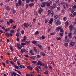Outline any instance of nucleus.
I'll return each instance as SVG.
<instances>
[{
	"label": "nucleus",
	"mask_w": 76,
	"mask_h": 76,
	"mask_svg": "<svg viewBox=\"0 0 76 76\" xmlns=\"http://www.w3.org/2000/svg\"><path fill=\"white\" fill-rule=\"evenodd\" d=\"M7 36L8 37H12L13 34L11 33H6L5 34V36Z\"/></svg>",
	"instance_id": "f257e3e1"
},
{
	"label": "nucleus",
	"mask_w": 76,
	"mask_h": 76,
	"mask_svg": "<svg viewBox=\"0 0 76 76\" xmlns=\"http://www.w3.org/2000/svg\"><path fill=\"white\" fill-rule=\"evenodd\" d=\"M55 22L56 23V24L57 25H60L61 23L60 21L58 20H55Z\"/></svg>",
	"instance_id": "f03ea898"
},
{
	"label": "nucleus",
	"mask_w": 76,
	"mask_h": 76,
	"mask_svg": "<svg viewBox=\"0 0 76 76\" xmlns=\"http://www.w3.org/2000/svg\"><path fill=\"white\" fill-rule=\"evenodd\" d=\"M69 29L70 30V32H72L73 29H74L75 28L74 27L73 25H70L69 26Z\"/></svg>",
	"instance_id": "7ed1b4c3"
},
{
	"label": "nucleus",
	"mask_w": 76,
	"mask_h": 76,
	"mask_svg": "<svg viewBox=\"0 0 76 76\" xmlns=\"http://www.w3.org/2000/svg\"><path fill=\"white\" fill-rule=\"evenodd\" d=\"M16 47L17 48H18V49L20 50L21 49L22 46L20 44H19L18 43H17Z\"/></svg>",
	"instance_id": "20e7f679"
},
{
	"label": "nucleus",
	"mask_w": 76,
	"mask_h": 76,
	"mask_svg": "<svg viewBox=\"0 0 76 76\" xmlns=\"http://www.w3.org/2000/svg\"><path fill=\"white\" fill-rule=\"evenodd\" d=\"M23 26L26 28H28V26H29V24L27 23H24L23 24Z\"/></svg>",
	"instance_id": "39448f33"
},
{
	"label": "nucleus",
	"mask_w": 76,
	"mask_h": 76,
	"mask_svg": "<svg viewBox=\"0 0 76 76\" xmlns=\"http://www.w3.org/2000/svg\"><path fill=\"white\" fill-rule=\"evenodd\" d=\"M40 70L41 69V67L40 66H37V67H35V70H37V71H39V69Z\"/></svg>",
	"instance_id": "423d86ee"
},
{
	"label": "nucleus",
	"mask_w": 76,
	"mask_h": 76,
	"mask_svg": "<svg viewBox=\"0 0 76 76\" xmlns=\"http://www.w3.org/2000/svg\"><path fill=\"white\" fill-rule=\"evenodd\" d=\"M36 46L37 47H38L39 48H40V49L41 50H43V48L42 46H41V45H39V44H37L36 45Z\"/></svg>",
	"instance_id": "0eeeda50"
},
{
	"label": "nucleus",
	"mask_w": 76,
	"mask_h": 76,
	"mask_svg": "<svg viewBox=\"0 0 76 76\" xmlns=\"http://www.w3.org/2000/svg\"><path fill=\"white\" fill-rule=\"evenodd\" d=\"M43 11V9H42L41 8H40V9L38 10V13L39 14H41V12H42Z\"/></svg>",
	"instance_id": "6e6552de"
},
{
	"label": "nucleus",
	"mask_w": 76,
	"mask_h": 76,
	"mask_svg": "<svg viewBox=\"0 0 76 76\" xmlns=\"http://www.w3.org/2000/svg\"><path fill=\"white\" fill-rule=\"evenodd\" d=\"M54 20L53 18H51L50 20H49L48 22V23H50V24H53V21Z\"/></svg>",
	"instance_id": "1a4fd4ad"
},
{
	"label": "nucleus",
	"mask_w": 76,
	"mask_h": 76,
	"mask_svg": "<svg viewBox=\"0 0 76 76\" xmlns=\"http://www.w3.org/2000/svg\"><path fill=\"white\" fill-rule=\"evenodd\" d=\"M72 34H73L72 33H69L68 36L69 39L72 38Z\"/></svg>",
	"instance_id": "9d476101"
},
{
	"label": "nucleus",
	"mask_w": 76,
	"mask_h": 76,
	"mask_svg": "<svg viewBox=\"0 0 76 76\" xmlns=\"http://www.w3.org/2000/svg\"><path fill=\"white\" fill-rule=\"evenodd\" d=\"M75 43L74 42H71L70 43V46L71 47H73L74 45H75Z\"/></svg>",
	"instance_id": "9b49d317"
},
{
	"label": "nucleus",
	"mask_w": 76,
	"mask_h": 76,
	"mask_svg": "<svg viewBox=\"0 0 76 76\" xmlns=\"http://www.w3.org/2000/svg\"><path fill=\"white\" fill-rule=\"evenodd\" d=\"M37 64L39 65H40V66H42V62L41 61H38L37 62Z\"/></svg>",
	"instance_id": "f8f14e48"
},
{
	"label": "nucleus",
	"mask_w": 76,
	"mask_h": 76,
	"mask_svg": "<svg viewBox=\"0 0 76 76\" xmlns=\"http://www.w3.org/2000/svg\"><path fill=\"white\" fill-rule=\"evenodd\" d=\"M27 68L30 70H32L33 69V67H31L30 66H27Z\"/></svg>",
	"instance_id": "ddd939ff"
},
{
	"label": "nucleus",
	"mask_w": 76,
	"mask_h": 76,
	"mask_svg": "<svg viewBox=\"0 0 76 76\" xmlns=\"http://www.w3.org/2000/svg\"><path fill=\"white\" fill-rule=\"evenodd\" d=\"M38 41H35V40H33L32 42V43L34 45H35L37 44V43Z\"/></svg>",
	"instance_id": "4468645a"
},
{
	"label": "nucleus",
	"mask_w": 76,
	"mask_h": 76,
	"mask_svg": "<svg viewBox=\"0 0 76 76\" xmlns=\"http://www.w3.org/2000/svg\"><path fill=\"white\" fill-rule=\"evenodd\" d=\"M18 4L19 6H20L21 5V4H22V1H21V0H19L18 1Z\"/></svg>",
	"instance_id": "2eb2a0df"
},
{
	"label": "nucleus",
	"mask_w": 76,
	"mask_h": 76,
	"mask_svg": "<svg viewBox=\"0 0 76 76\" xmlns=\"http://www.w3.org/2000/svg\"><path fill=\"white\" fill-rule=\"evenodd\" d=\"M17 75V73H16L15 72H13L11 74V76H16Z\"/></svg>",
	"instance_id": "dca6fc26"
},
{
	"label": "nucleus",
	"mask_w": 76,
	"mask_h": 76,
	"mask_svg": "<svg viewBox=\"0 0 76 76\" xmlns=\"http://www.w3.org/2000/svg\"><path fill=\"white\" fill-rule=\"evenodd\" d=\"M33 50H34V51H35V53H37V49H36V47H34L33 48Z\"/></svg>",
	"instance_id": "f3484780"
},
{
	"label": "nucleus",
	"mask_w": 76,
	"mask_h": 76,
	"mask_svg": "<svg viewBox=\"0 0 76 76\" xmlns=\"http://www.w3.org/2000/svg\"><path fill=\"white\" fill-rule=\"evenodd\" d=\"M21 53H23V52L25 53L26 52V50L25 49L23 48L21 49Z\"/></svg>",
	"instance_id": "a211bd4d"
},
{
	"label": "nucleus",
	"mask_w": 76,
	"mask_h": 76,
	"mask_svg": "<svg viewBox=\"0 0 76 76\" xmlns=\"http://www.w3.org/2000/svg\"><path fill=\"white\" fill-rule=\"evenodd\" d=\"M42 4H43L41 5V7H43L45 6L46 4L44 2H42Z\"/></svg>",
	"instance_id": "6ab92c4d"
},
{
	"label": "nucleus",
	"mask_w": 76,
	"mask_h": 76,
	"mask_svg": "<svg viewBox=\"0 0 76 76\" xmlns=\"http://www.w3.org/2000/svg\"><path fill=\"white\" fill-rule=\"evenodd\" d=\"M11 10L12 11L13 14H15L16 12V11L14 9H12Z\"/></svg>",
	"instance_id": "aec40b11"
},
{
	"label": "nucleus",
	"mask_w": 76,
	"mask_h": 76,
	"mask_svg": "<svg viewBox=\"0 0 76 76\" xmlns=\"http://www.w3.org/2000/svg\"><path fill=\"white\" fill-rule=\"evenodd\" d=\"M10 62L11 64H12L13 66H14L15 65V63L13 62L12 61H10Z\"/></svg>",
	"instance_id": "412c9836"
},
{
	"label": "nucleus",
	"mask_w": 76,
	"mask_h": 76,
	"mask_svg": "<svg viewBox=\"0 0 76 76\" xmlns=\"http://www.w3.org/2000/svg\"><path fill=\"white\" fill-rule=\"evenodd\" d=\"M60 28L61 27H58L57 28H56V32H57L58 31H59V30L60 29Z\"/></svg>",
	"instance_id": "4be33fe9"
},
{
	"label": "nucleus",
	"mask_w": 76,
	"mask_h": 76,
	"mask_svg": "<svg viewBox=\"0 0 76 76\" xmlns=\"http://www.w3.org/2000/svg\"><path fill=\"white\" fill-rule=\"evenodd\" d=\"M10 9V8L8 6L6 7L5 10H9Z\"/></svg>",
	"instance_id": "5701e85b"
},
{
	"label": "nucleus",
	"mask_w": 76,
	"mask_h": 76,
	"mask_svg": "<svg viewBox=\"0 0 76 76\" xmlns=\"http://www.w3.org/2000/svg\"><path fill=\"white\" fill-rule=\"evenodd\" d=\"M35 57L34 56H30L29 58L32 59L33 60H34L35 59Z\"/></svg>",
	"instance_id": "b1692460"
},
{
	"label": "nucleus",
	"mask_w": 76,
	"mask_h": 76,
	"mask_svg": "<svg viewBox=\"0 0 76 76\" xmlns=\"http://www.w3.org/2000/svg\"><path fill=\"white\" fill-rule=\"evenodd\" d=\"M9 22L10 23H12L13 20H12V19H11L9 20Z\"/></svg>",
	"instance_id": "393cba45"
},
{
	"label": "nucleus",
	"mask_w": 76,
	"mask_h": 76,
	"mask_svg": "<svg viewBox=\"0 0 76 76\" xmlns=\"http://www.w3.org/2000/svg\"><path fill=\"white\" fill-rule=\"evenodd\" d=\"M67 18L66 17H64L63 18V20L64 21H66Z\"/></svg>",
	"instance_id": "a878e982"
},
{
	"label": "nucleus",
	"mask_w": 76,
	"mask_h": 76,
	"mask_svg": "<svg viewBox=\"0 0 76 76\" xmlns=\"http://www.w3.org/2000/svg\"><path fill=\"white\" fill-rule=\"evenodd\" d=\"M25 43L27 44V45H28L29 44H30V43H31V41H26L25 42Z\"/></svg>",
	"instance_id": "bb28decb"
},
{
	"label": "nucleus",
	"mask_w": 76,
	"mask_h": 76,
	"mask_svg": "<svg viewBox=\"0 0 76 76\" xmlns=\"http://www.w3.org/2000/svg\"><path fill=\"white\" fill-rule=\"evenodd\" d=\"M48 15L50 14L51 13V11L50 10H49L47 11Z\"/></svg>",
	"instance_id": "cd10ccee"
},
{
	"label": "nucleus",
	"mask_w": 76,
	"mask_h": 76,
	"mask_svg": "<svg viewBox=\"0 0 76 76\" xmlns=\"http://www.w3.org/2000/svg\"><path fill=\"white\" fill-rule=\"evenodd\" d=\"M69 23L68 21H66L65 23V25L66 26H69Z\"/></svg>",
	"instance_id": "c85d7f7f"
},
{
	"label": "nucleus",
	"mask_w": 76,
	"mask_h": 76,
	"mask_svg": "<svg viewBox=\"0 0 76 76\" xmlns=\"http://www.w3.org/2000/svg\"><path fill=\"white\" fill-rule=\"evenodd\" d=\"M60 32H61V33H63L64 32V29L61 28H60Z\"/></svg>",
	"instance_id": "c756f323"
},
{
	"label": "nucleus",
	"mask_w": 76,
	"mask_h": 76,
	"mask_svg": "<svg viewBox=\"0 0 76 76\" xmlns=\"http://www.w3.org/2000/svg\"><path fill=\"white\" fill-rule=\"evenodd\" d=\"M34 5V4L33 3H30L29 4V7H33Z\"/></svg>",
	"instance_id": "7c9ffc66"
},
{
	"label": "nucleus",
	"mask_w": 76,
	"mask_h": 76,
	"mask_svg": "<svg viewBox=\"0 0 76 76\" xmlns=\"http://www.w3.org/2000/svg\"><path fill=\"white\" fill-rule=\"evenodd\" d=\"M14 67H15V68L17 69H18L19 68V67L18 66L15 65H14Z\"/></svg>",
	"instance_id": "2f4dec72"
},
{
	"label": "nucleus",
	"mask_w": 76,
	"mask_h": 76,
	"mask_svg": "<svg viewBox=\"0 0 76 76\" xmlns=\"http://www.w3.org/2000/svg\"><path fill=\"white\" fill-rule=\"evenodd\" d=\"M16 8H18L19 7V4L18 3H16L15 4Z\"/></svg>",
	"instance_id": "473e14b6"
},
{
	"label": "nucleus",
	"mask_w": 76,
	"mask_h": 76,
	"mask_svg": "<svg viewBox=\"0 0 76 76\" xmlns=\"http://www.w3.org/2000/svg\"><path fill=\"white\" fill-rule=\"evenodd\" d=\"M54 17L55 19H57L58 18V16L57 15H54Z\"/></svg>",
	"instance_id": "72a5a7b5"
},
{
	"label": "nucleus",
	"mask_w": 76,
	"mask_h": 76,
	"mask_svg": "<svg viewBox=\"0 0 76 76\" xmlns=\"http://www.w3.org/2000/svg\"><path fill=\"white\" fill-rule=\"evenodd\" d=\"M10 28H7L6 29H4V31L6 32H7L10 29Z\"/></svg>",
	"instance_id": "f704fd0d"
},
{
	"label": "nucleus",
	"mask_w": 76,
	"mask_h": 76,
	"mask_svg": "<svg viewBox=\"0 0 76 76\" xmlns=\"http://www.w3.org/2000/svg\"><path fill=\"white\" fill-rule=\"evenodd\" d=\"M39 34V32L38 31H36L35 33L34 34L35 36H37V35L38 34Z\"/></svg>",
	"instance_id": "c9c22d12"
},
{
	"label": "nucleus",
	"mask_w": 76,
	"mask_h": 76,
	"mask_svg": "<svg viewBox=\"0 0 76 76\" xmlns=\"http://www.w3.org/2000/svg\"><path fill=\"white\" fill-rule=\"evenodd\" d=\"M32 63L34 64H36V63H37V62L36 61H33L32 62Z\"/></svg>",
	"instance_id": "e433bc0d"
},
{
	"label": "nucleus",
	"mask_w": 76,
	"mask_h": 76,
	"mask_svg": "<svg viewBox=\"0 0 76 76\" xmlns=\"http://www.w3.org/2000/svg\"><path fill=\"white\" fill-rule=\"evenodd\" d=\"M64 45L66 47H68V45H69V44L68 43H64Z\"/></svg>",
	"instance_id": "4c0bfd02"
},
{
	"label": "nucleus",
	"mask_w": 76,
	"mask_h": 76,
	"mask_svg": "<svg viewBox=\"0 0 76 76\" xmlns=\"http://www.w3.org/2000/svg\"><path fill=\"white\" fill-rule=\"evenodd\" d=\"M50 8L51 10H53L55 8L53 6H51Z\"/></svg>",
	"instance_id": "58836bf2"
},
{
	"label": "nucleus",
	"mask_w": 76,
	"mask_h": 76,
	"mask_svg": "<svg viewBox=\"0 0 76 76\" xmlns=\"http://www.w3.org/2000/svg\"><path fill=\"white\" fill-rule=\"evenodd\" d=\"M76 8V6L75 5H74L72 7L73 10H75Z\"/></svg>",
	"instance_id": "ea45409f"
},
{
	"label": "nucleus",
	"mask_w": 76,
	"mask_h": 76,
	"mask_svg": "<svg viewBox=\"0 0 76 76\" xmlns=\"http://www.w3.org/2000/svg\"><path fill=\"white\" fill-rule=\"evenodd\" d=\"M56 39L57 41H58V40L60 41L61 40V37H57Z\"/></svg>",
	"instance_id": "a19ab883"
},
{
	"label": "nucleus",
	"mask_w": 76,
	"mask_h": 76,
	"mask_svg": "<svg viewBox=\"0 0 76 76\" xmlns=\"http://www.w3.org/2000/svg\"><path fill=\"white\" fill-rule=\"evenodd\" d=\"M26 40V39H22L21 40V41L22 42H25Z\"/></svg>",
	"instance_id": "79ce46f5"
},
{
	"label": "nucleus",
	"mask_w": 76,
	"mask_h": 76,
	"mask_svg": "<svg viewBox=\"0 0 76 76\" xmlns=\"http://www.w3.org/2000/svg\"><path fill=\"white\" fill-rule=\"evenodd\" d=\"M41 55L43 56H45V53H44V52L41 53Z\"/></svg>",
	"instance_id": "37998d69"
},
{
	"label": "nucleus",
	"mask_w": 76,
	"mask_h": 76,
	"mask_svg": "<svg viewBox=\"0 0 76 76\" xmlns=\"http://www.w3.org/2000/svg\"><path fill=\"white\" fill-rule=\"evenodd\" d=\"M20 30V28H18V29H17V33H19Z\"/></svg>",
	"instance_id": "c03bdc74"
},
{
	"label": "nucleus",
	"mask_w": 76,
	"mask_h": 76,
	"mask_svg": "<svg viewBox=\"0 0 76 76\" xmlns=\"http://www.w3.org/2000/svg\"><path fill=\"white\" fill-rule=\"evenodd\" d=\"M28 7V4H26V9H27Z\"/></svg>",
	"instance_id": "a18cd8bd"
},
{
	"label": "nucleus",
	"mask_w": 76,
	"mask_h": 76,
	"mask_svg": "<svg viewBox=\"0 0 76 76\" xmlns=\"http://www.w3.org/2000/svg\"><path fill=\"white\" fill-rule=\"evenodd\" d=\"M10 49L11 50V51H13V48H12V45H11L10 46Z\"/></svg>",
	"instance_id": "49530a36"
},
{
	"label": "nucleus",
	"mask_w": 76,
	"mask_h": 76,
	"mask_svg": "<svg viewBox=\"0 0 76 76\" xmlns=\"http://www.w3.org/2000/svg\"><path fill=\"white\" fill-rule=\"evenodd\" d=\"M52 6L55 8L56 7V4H53L52 5Z\"/></svg>",
	"instance_id": "de8ad7c7"
},
{
	"label": "nucleus",
	"mask_w": 76,
	"mask_h": 76,
	"mask_svg": "<svg viewBox=\"0 0 76 76\" xmlns=\"http://www.w3.org/2000/svg\"><path fill=\"white\" fill-rule=\"evenodd\" d=\"M46 4H47V7H50V3H46Z\"/></svg>",
	"instance_id": "09e8293b"
},
{
	"label": "nucleus",
	"mask_w": 76,
	"mask_h": 76,
	"mask_svg": "<svg viewBox=\"0 0 76 76\" xmlns=\"http://www.w3.org/2000/svg\"><path fill=\"white\" fill-rule=\"evenodd\" d=\"M26 45V44L24 43H21V45L22 46L25 45Z\"/></svg>",
	"instance_id": "8fccbe9b"
},
{
	"label": "nucleus",
	"mask_w": 76,
	"mask_h": 76,
	"mask_svg": "<svg viewBox=\"0 0 76 76\" xmlns=\"http://www.w3.org/2000/svg\"><path fill=\"white\" fill-rule=\"evenodd\" d=\"M57 10L58 11H59L60 10V8L59 7H58L57 8Z\"/></svg>",
	"instance_id": "3c124183"
},
{
	"label": "nucleus",
	"mask_w": 76,
	"mask_h": 76,
	"mask_svg": "<svg viewBox=\"0 0 76 76\" xmlns=\"http://www.w3.org/2000/svg\"><path fill=\"white\" fill-rule=\"evenodd\" d=\"M17 72H18V73H19V74L21 76H22V74H21V72L19 71H17Z\"/></svg>",
	"instance_id": "603ef678"
},
{
	"label": "nucleus",
	"mask_w": 76,
	"mask_h": 76,
	"mask_svg": "<svg viewBox=\"0 0 76 76\" xmlns=\"http://www.w3.org/2000/svg\"><path fill=\"white\" fill-rule=\"evenodd\" d=\"M48 71H47L44 72V73L45 74L47 75H48Z\"/></svg>",
	"instance_id": "864d4df0"
},
{
	"label": "nucleus",
	"mask_w": 76,
	"mask_h": 76,
	"mask_svg": "<svg viewBox=\"0 0 76 76\" xmlns=\"http://www.w3.org/2000/svg\"><path fill=\"white\" fill-rule=\"evenodd\" d=\"M41 39H45V36L44 35L42 36Z\"/></svg>",
	"instance_id": "5fc2aeb1"
},
{
	"label": "nucleus",
	"mask_w": 76,
	"mask_h": 76,
	"mask_svg": "<svg viewBox=\"0 0 76 76\" xmlns=\"http://www.w3.org/2000/svg\"><path fill=\"white\" fill-rule=\"evenodd\" d=\"M16 27V26L15 25L12 26V28L13 29H15Z\"/></svg>",
	"instance_id": "6e6d98bb"
},
{
	"label": "nucleus",
	"mask_w": 76,
	"mask_h": 76,
	"mask_svg": "<svg viewBox=\"0 0 76 76\" xmlns=\"http://www.w3.org/2000/svg\"><path fill=\"white\" fill-rule=\"evenodd\" d=\"M19 67L20 69H23V65L20 64V65Z\"/></svg>",
	"instance_id": "4d7b16f0"
},
{
	"label": "nucleus",
	"mask_w": 76,
	"mask_h": 76,
	"mask_svg": "<svg viewBox=\"0 0 76 76\" xmlns=\"http://www.w3.org/2000/svg\"><path fill=\"white\" fill-rule=\"evenodd\" d=\"M15 32V30H11V33H12V34H13V33H14Z\"/></svg>",
	"instance_id": "13d9d810"
},
{
	"label": "nucleus",
	"mask_w": 76,
	"mask_h": 76,
	"mask_svg": "<svg viewBox=\"0 0 76 76\" xmlns=\"http://www.w3.org/2000/svg\"><path fill=\"white\" fill-rule=\"evenodd\" d=\"M60 35L61 36V37H62L63 36V34L62 33H60Z\"/></svg>",
	"instance_id": "bf43d9fd"
},
{
	"label": "nucleus",
	"mask_w": 76,
	"mask_h": 76,
	"mask_svg": "<svg viewBox=\"0 0 76 76\" xmlns=\"http://www.w3.org/2000/svg\"><path fill=\"white\" fill-rule=\"evenodd\" d=\"M73 15H74L75 17H76V12H74L73 13Z\"/></svg>",
	"instance_id": "052dcab7"
},
{
	"label": "nucleus",
	"mask_w": 76,
	"mask_h": 76,
	"mask_svg": "<svg viewBox=\"0 0 76 76\" xmlns=\"http://www.w3.org/2000/svg\"><path fill=\"white\" fill-rule=\"evenodd\" d=\"M76 30H75L74 31V33H73L74 36H75V35H76Z\"/></svg>",
	"instance_id": "680f3d73"
},
{
	"label": "nucleus",
	"mask_w": 76,
	"mask_h": 76,
	"mask_svg": "<svg viewBox=\"0 0 76 76\" xmlns=\"http://www.w3.org/2000/svg\"><path fill=\"white\" fill-rule=\"evenodd\" d=\"M30 0H26V2L27 3H28L30 1Z\"/></svg>",
	"instance_id": "e2e57ef3"
},
{
	"label": "nucleus",
	"mask_w": 76,
	"mask_h": 76,
	"mask_svg": "<svg viewBox=\"0 0 76 76\" xmlns=\"http://www.w3.org/2000/svg\"><path fill=\"white\" fill-rule=\"evenodd\" d=\"M33 50H30V53L31 54H32L33 53Z\"/></svg>",
	"instance_id": "0e129e2a"
},
{
	"label": "nucleus",
	"mask_w": 76,
	"mask_h": 76,
	"mask_svg": "<svg viewBox=\"0 0 76 76\" xmlns=\"http://www.w3.org/2000/svg\"><path fill=\"white\" fill-rule=\"evenodd\" d=\"M61 4L62 5H64V2L63 1L61 2Z\"/></svg>",
	"instance_id": "69168bd1"
},
{
	"label": "nucleus",
	"mask_w": 76,
	"mask_h": 76,
	"mask_svg": "<svg viewBox=\"0 0 76 76\" xmlns=\"http://www.w3.org/2000/svg\"><path fill=\"white\" fill-rule=\"evenodd\" d=\"M16 41H18V42L19 41V39L18 37H17Z\"/></svg>",
	"instance_id": "338daca9"
},
{
	"label": "nucleus",
	"mask_w": 76,
	"mask_h": 76,
	"mask_svg": "<svg viewBox=\"0 0 76 76\" xmlns=\"http://www.w3.org/2000/svg\"><path fill=\"white\" fill-rule=\"evenodd\" d=\"M65 4L66 5V8H68V4L67 3H65Z\"/></svg>",
	"instance_id": "774afa93"
}]
</instances>
